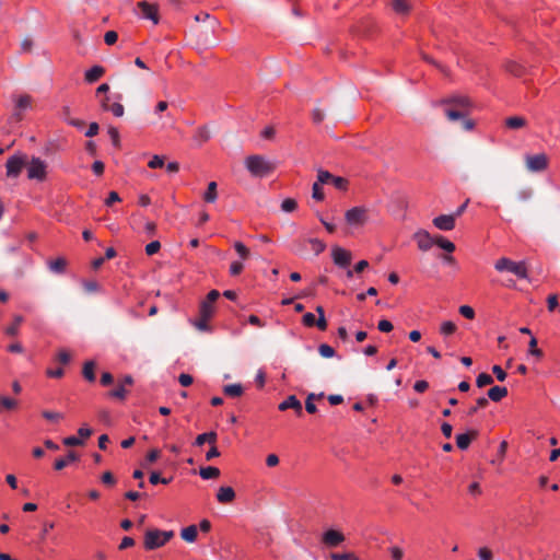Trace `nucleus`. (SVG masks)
I'll return each instance as SVG.
<instances>
[{
    "label": "nucleus",
    "mask_w": 560,
    "mask_h": 560,
    "mask_svg": "<svg viewBox=\"0 0 560 560\" xmlns=\"http://www.w3.org/2000/svg\"><path fill=\"white\" fill-rule=\"evenodd\" d=\"M277 168L276 161L259 154L247 156V172L253 177L265 178L271 175Z\"/></svg>",
    "instance_id": "obj_1"
},
{
    "label": "nucleus",
    "mask_w": 560,
    "mask_h": 560,
    "mask_svg": "<svg viewBox=\"0 0 560 560\" xmlns=\"http://www.w3.org/2000/svg\"><path fill=\"white\" fill-rule=\"evenodd\" d=\"M174 537L173 530H161L158 528L148 529L143 537L145 550H155L165 546Z\"/></svg>",
    "instance_id": "obj_2"
},
{
    "label": "nucleus",
    "mask_w": 560,
    "mask_h": 560,
    "mask_svg": "<svg viewBox=\"0 0 560 560\" xmlns=\"http://www.w3.org/2000/svg\"><path fill=\"white\" fill-rule=\"evenodd\" d=\"M498 272H510L518 279H527L528 270L525 261H514L508 257H501L494 262Z\"/></svg>",
    "instance_id": "obj_3"
},
{
    "label": "nucleus",
    "mask_w": 560,
    "mask_h": 560,
    "mask_svg": "<svg viewBox=\"0 0 560 560\" xmlns=\"http://www.w3.org/2000/svg\"><path fill=\"white\" fill-rule=\"evenodd\" d=\"M345 219L350 226H363L369 220L368 209L364 207H353L345 213Z\"/></svg>",
    "instance_id": "obj_4"
},
{
    "label": "nucleus",
    "mask_w": 560,
    "mask_h": 560,
    "mask_svg": "<svg viewBox=\"0 0 560 560\" xmlns=\"http://www.w3.org/2000/svg\"><path fill=\"white\" fill-rule=\"evenodd\" d=\"M47 164L39 158H32L27 164V177L30 179H36L43 182L46 178Z\"/></svg>",
    "instance_id": "obj_5"
},
{
    "label": "nucleus",
    "mask_w": 560,
    "mask_h": 560,
    "mask_svg": "<svg viewBox=\"0 0 560 560\" xmlns=\"http://www.w3.org/2000/svg\"><path fill=\"white\" fill-rule=\"evenodd\" d=\"M548 156L546 153L527 154L525 156L526 168L532 173L542 172L548 167Z\"/></svg>",
    "instance_id": "obj_6"
},
{
    "label": "nucleus",
    "mask_w": 560,
    "mask_h": 560,
    "mask_svg": "<svg viewBox=\"0 0 560 560\" xmlns=\"http://www.w3.org/2000/svg\"><path fill=\"white\" fill-rule=\"evenodd\" d=\"M26 165V156L23 154H14L7 160V176L16 178L20 176L23 167Z\"/></svg>",
    "instance_id": "obj_7"
},
{
    "label": "nucleus",
    "mask_w": 560,
    "mask_h": 560,
    "mask_svg": "<svg viewBox=\"0 0 560 560\" xmlns=\"http://www.w3.org/2000/svg\"><path fill=\"white\" fill-rule=\"evenodd\" d=\"M12 100L14 102V110L12 116L16 120L22 119V113L26 109H30L32 106V97L28 94H20V95H13Z\"/></svg>",
    "instance_id": "obj_8"
},
{
    "label": "nucleus",
    "mask_w": 560,
    "mask_h": 560,
    "mask_svg": "<svg viewBox=\"0 0 560 560\" xmlns=\"http://www.w3.org/2000/svg\"><path fill=\"white\" fill-rule=\"evenodd\" d=\"M468 113H469V110L463 109V108H460V109L451 108V107L445 108V115L450 120L455 121V120L463 119V127L465 130H471L475 126L472 120L466 119V116L468 115Z\"/></svg>",
    "instance_id": "obj_9"
},
{
    "label": "nucleus",
    "mask_w": 560,
    "mask_h": 560,
    "mask_svg": "<svg viewBox=\"0 0 560 560\" xmlns=\"http://www.w3.org/2000/svg\"><path fill=\"white\" fill-rule=\"evenodd\" d=\"M331 257L334 264L340 268H347L352 260L351 253L339 246H336L331 249Z\"/></svg>",
    "instance_id": "obj_10"
},
{
    "label": "nucleus",
    "mask_w": 560,
    "mask_h": 560,
    "mask_svg": "<svg viewBox=\"0 0 560 560\" xmlns=\"http://www.w3.org/2000/svg\"><path fill=\"white\" fill-rule=\"evenodd\" d=\"M413 240L422 252L429 250L435 244V236H431L425 230H418L413 234Z\"/></svg>",
    "instance_id": "obj_11"
},
{
    "label": "nucleus",
    "mask_w": 560,
    "mask_h": 560,
    "mask_svg": "<svg viewBox=\"0 0 560 560\" xmlns=\"http://www.w3.org/2000/svg\"><path fill=\"white\" fill-rule=\"evenodd\" d=\"M322 541L327 547H337L345 541V535L336 529H328L323 534Z\"/></svg>",
    "instance_id": "obj_12"
},
{
    "label": "nucleus",
    "mask_w": 560,
    "mask_h": 560,
    "mask_svg": "<svg viewBox=\"0 0 560 560\" xmlns=\"http://www.w3.org/2000/svg\"><path fill=\"white\" fill-rule=\"evenodd\" d=\"M138 8L143 18L151 20L154 24L159 23L158 7L155 4L142 1L138 3Z\"/></svg>",
    "instance_id": "obj_13"
},
{
    "label": "nucleus",
    "mask_w": 560,
    "mask_h": 560,
    "mask_svg": "<svg viewBox=\"0 0 560 560\" xmlns=\"http://www.w3.org/2000/svg\"><path fill=\"white\" fill-rule=\"evenodd\" d=\"M455 221L453 214H441L433 219V224L441 231H451L455 228Z\"/></svg>",
    "instance_id": "obj_14"
},
{
    "label": "nucleus",
    "mask_w": 560,
    "mask_h": 560,
    "mask_svg": "<svg viewBox=\"0 0 560 560\" xmlns=\"http://www.w3.org/2000/svg\"><path fill=\"white\" fill-rule=\"evenodd\" d=\"M101 106L104 110L112 112L116 117H121L125 113L124 106L119 102L110 103L108 96L101 100Z\"/></svg>",
    "instance_id": "obj_15"
},
{
    "label": "nucleus",
    "mask_w": 560,
    "mask_h": 560,
    "mask_svg": "<svg viewBox=\"0 0 560 560\" xmlns=\"http://www.w3.org/2000/svg\"><path fill=\"white\" fill-rule=\"evenodd\" d=\"M278 408L281 411L293 409L299 416H301L303 411L302 404L295 395H290L285 400L279 404Z\"/></svg>",
    "instance_id": "obj_16"
},
{
    "label": "nucleus",
    "mask_w": 560,
    "mask_h": 560,
    "mask_svg": "<svg viewBox=\"0 0 560 560\" xmlns=\"http://www.w3.org/2000/svg\"><path fill=\"white\" fill-rule=\"evenodd\" d=\"M235 498V491L232 487H220L217 492V500L221 504L231 503Z\"/></svg>",
    "instance_id": "obj_17"
},
{
    "label": "nucleus",
    "mask_w": 560,
    "mask_h": 560,
    "mask_svg": "<svg viewBox=\"0 0 560 560\" xmlns=\"http://www.w3.org/2000/svg\"><path fill=\"white\" fill-rule=\"evenodd\" d=\"M446 105H450L451 108H463L469 110L470 102L466 96L456 95L445 101Z\"/></svg>",
    "instance_id": "obj_18"
},
{
    "label": "nucleus",
    "mask_w": 560,
    "mask_h": 560,
    "mask_svg": "<svg viewBox=\"0 0 560 560\" xmlns=\"http://www.w3.org/2000/svg\"><path fill=\"white\" fill-rule=\"evenodd\" d=\"M105 69L102 66H93L85 71L84 79L88 83H94L103 77Z\"/></svg>",
    "instance_id": "obj_19"
},
{
    "label": "nucleus",
    "mask_w": 560,
    "mask_h": 560,
    "mask_svg": "<svg viewBox=\"0 0 560 560\" xmlns=\"http://www.w3.org/2000/svg\"><path fill=\"white\" fill-rule=\"evenodd\" d=\"M478 435L477 431H471V434L469 433H462L456 435V444L459 450H466L468 448L471 440Z\"/></svg>",
    "instance_id": "obj_20"
},
{
    "label": "nucleus",
    "mask_w": 560,
    "mask_h": 560,
    "mask_svg": "<svg viewBox=\"0 0 560 560\" xmlns=\"http://www.w3.org/2000/svg\"><path fill=\"white\" fill-rule=\"evenodd\" d=\"M508 395L506 387L503 386H493L488 390V399L492 401H500Z\"/></svg>",
    "instance_id": "obj_21"
},
{
    "label": "nucleus",
    "mask_w": 560,
    "mask_h": 560,
    "mask_svg": "<svg viewBox=\"0 0 560 560\" xmlns=\"http://www.w3.org/2000/svg\"><path fill=\"white\" fill-rule=\"evenodd\" d=\"M75 460H78L77 454L74 452L70 451L66 457H60V458L56 459L55 469L61 470Z\"/></svg>",
    "instance_id": "obj_22"
},
{
    "label": "nucleus",
    "mask_w": 560,
    "mask_h": 560,
    "mask_svg": "<svg viewBox=\"0 0 560 560\" xmlns=\"http://www.w3.org/2000/svg\"><path fill=\"white\" fill-rule=\"evenodd\" d=\"M198 536L196 525H189L180 530V537L187 542H195Z\"/></svg>",
    "instance_id": "obj_23"
},
{
    "label": "nucleus",
    "mask_w": 560,
    "mask_h": 560,
    "mask_svg": "<svg viewBox=\"0 0 560 560\" xmlns=\"http://www.w3.org/2000/svg\"><path fill=\"white\" fill-rule=\"evenodd\" d=\"M505 126L510 129H521L527 126V120L522 116H511L505 119Z\"/></svg>",
    "instance_id": "obj_24"
},
{
    "label": "nucleus",
    "mask_w": 560,
    "mask_h": 560,
    "mask_svg": "<svg viewBox=\"0 0 560 560\" xmlns=\"http://www.w3.org/2000/svg\"><path fill=\"white\" fill-rule=\"evenodd\" d=\"M217 439H218V435L215 432L211 431V432H206V433H202V434H199L196 440H195V445L197 446H201L203 445L205 443H209V444H215L217 443Z\"/></svg>",
    "instance_id": "obj_25"
},
{
    "label": "nucleus",
    "mask_w": 560,
    "mask_h": 560,
    "mask_svg": "<svg viewBox=\"0 0 560 560\" xmlns=\"http://www.w3.org/2000/svg\"><path fill=\"white\" fill-rule=\"evenodd\" d=\"M210 139V132L207 129V127H199L194 137L192 140L197 145H202L205 142H207Z\"/></svg>",
    "instance_id": "obj_26"
},
{
    "label": "nucleus",
    "mask_w": 560,
    "mask_h": 560,
    "mask_svg": "<svg viewBox=\"0 0 560 560\" xmlns=\"http://www.w3.org/2000/svg\"><path fill=\"white\" fill-rule=\"evenodd\" d=\"M199 475L203 480L215 479L220 476V469L213 466L201 467Z\"/></svg>",
    "instance_id": "obj_27"
},
{
    "label": "nucleus",
    "mask_w": 560,
    "mask_h": 560,
    "mask_svg": "<svg viewBox=\"0 0 560 560\" xmlns=\"http://www.w3.org/2000/svg\"><path fill=\"white\" fill-rule=\"evenodd\" d=\"M392 8L398 14H407L410 10L408 0H392Z\"/></svg>",
    "instance_id": "obj_28"
},
{
    "label": "nucleus",
    "mask_w": 560,
    "mask_h": 560,
    "mask_svg": "<svg viewBox=\"0 0 560 560\" xmlns=\"http://www.w3.org/2000/svg\"><path fill=\"white\" fill-rule=\"evenodd\" d=\"M218 198V192H217V183L215 182H210L208 184V188L207 190L205 191L203 194V200L206 202H214Z\"/></svg>",
    "instance_id": "obj_29"
},
{
    "label": "nucleus",
    "mask_w": 560,
    "mask_h": 560,
    "mask_svg": "<svg viewBox=\"0 0 560 560\" xmlns=\"http://www.w3.org/2000/svg\"><path fill=\"white\" fill-rule=\"evenodd\" d=\"M94 370H95V363L93 361H88L84 363L82 374L86 381H89V382L95 381Z\"/></svg>",
    "instance_id": "obj_30"
},
{
    "label": "nucleus",
    "mask_w": 560,
    "mask_h": 560,
    "mask_svg": "<svg viewBox=\"0 0 560 560\" xmlns=\"http://www.w3.org/2000/svg\"><path fill=\"white\" fill-rule=\"evenodd\" d=\"M435 244L447 253H453L455 250L454 243L446 240L442 235L435 236Z\"/></svg>",
    "instance_id": "obj_31"
},
{
    "label": "nucleus",
    "mask_w": 560,
    "mask_h": 560,
    "mask_svg": "<svg viewBox=\"0 0 560 560\" xmlns=\"http://www.w3.org/2000/svg\"><path fill=\"white\" fill-rule=\"evenodd\" d=\"M214 313L213 304L202 301L199 308V316L211 318Z\"/></svg>",
    "instance_id": "obj_32"
},
{
    "label": "nucleus",
    "mask_w": 560,
    "mask_h": 560,
    "mask_svg": "<svg viewBox=\"0 0 560 560\" xmlns=\"http://www.w3.org/2000/svg\"><path fill=\"white\" fill-rule=\"evenodd\" d=\"M66 260L63 258H57L49 262V269L56 273H62L66 269Z\"/></svg>",
    "instance_id": "obj_33"
},
{
    "label": "nucleus",
    "mask_w": 560,
    "mask_h": 560,
    "mask_svg": "<svg viewBox=\"0 0 560 560\" xmlns=\"http://www.w3.org/2000/svg\"><path fill=\"white\" fill-rule=\"evenodd\" d=\"M0 405H1V411L2 410H14L18 408V400L10 398V397H1L0 398Z\"/></svg>",
    "instance_id": "obj_34"
},
{
    "label": "nucleus",
    "mask_w": 560,
    "mask_h": 560,
    "mask_svg": "<svg viewBox=\"0 0 560 560\" xmlns=\"http://www.w3.org/2000/svg\"><path fill=\"white\" fill-rule=\"evenodd\" d=\"M224 393H225V395L231 396V397L240 396L243 393V386L241 384L226 385L224 387Z\"/></svg>",
    "instance_id": "obj_35"
},
{
    "label": "nucleus",
    "mask_w": 560,
    "mask_h": 560,
    "mask_svg": "<svg viewBox=\"0 0 560 560\" xmlns=\"http://www.w3.org/2000/svg\"><path fill=\"white\" fill-rule=\"evenodd\" d=\"M489 404V400L488 398L486 397H479L477 400H476V405L471 406L468 411H467V415L468 416H474L479 409L481 408H485L487 407V405Z\"/></svg>",
    "instance_id": "obj_36"
},
{
    "label": "nucleus",
    "mask_w": 560,
    "mask_h": 560,
    "mask_svg": "<svg viewBox=\"0 0 560 560\" xmlns=\"http://www.w3.org/2000/svg\"><path fill=\"white\" fill-rule=\"evenodd\" d=\"M22 322H23L22 316H20V315L15 316L13 324L7 327L5 334L9 336H16L19 332V327Z\"/></svg>",
    "instance_id": "obj_37"
},
{
    "label": "nucleus",
    "mask_w": 560,
    "mask_h": 560,
    "mask_svg": "<svg viewBox=\"0 0 560 560\" xmlns=\"http://www.w3.org/2000/svg\"><path fill=\"white\" fill-rule=\"evenodd\" d=\"M455 331H456V325L451 320L443 322L440 326V332L444 336H450V335L454 334Z\"/></svg>",
    "instance_id": "obj_38"
},
{
    "label": "nucleus",
    "mask_w": 560,
    "mask_h": 560,
    "mask_svg": "<svg viewBox=\"0 0 560 560\" xmlns=\"http://www.w3.org/2000/svg\"><path fill=\"white\" fill-rule=\"evenodd\" d=\"M492 383H493L492 376L487 373H480L476 378V384L478 387H485Z\"/></svg>",
    "instance_id": "obj_39"
},
{
    "label": "nucleus",
    "mask_w": 560,
    "mask_h": 560,
    "mask_svg": "<svg viewBox=\"0 0 560 560\" xmlns=\"http://www.w3.org/2000/svg\"><path fill=\"white\" fill-rule=\"evenodd\" d=\"M298 208V202L292 198H287L281 202V210L284 212H293Z\"/></svg>",
    "instance_id": "obj_40"
},
{
    "label": "nucleus",
    "mask_w": 560,
    "mask_h": 560,
    "mask_svg": "<svg viewBox=\"0 0 560 560\" xmlns=\"http://www.w3.org/2000/svg\"><path fill=\"white\" fill-rule=\"evenodd\" d=\"M528 353L539 359L542 357V351L537 348V339L535 337H532L529 340Z\"/></svg>",
    "instance_id": "obj_41"
},
{
    "label": "nucleus",
    "mask_w": 560,
    "mask_h": 560,
    "mask_svg": "<svg viewBox=\"0 0 560 560\" xmlns=\"http://www.w3.org/2000/svg\"><path fill=\"white\" fill-rule=\"evenodd\" d=\"M506 70L515 77H521L523 73V67L514 61H509L506 63Z\"/></svg>",
    "instance_id": "obj_42"
},
{
    "label": "nucleus",
    "mask_w": 560,
    "mask_h": 560,
    "mask_svg": "<svg viewBox=\"0 0 560 560\" xmlns=\"http://www.w3.org/2000/svg\"><path fill=\"white\" fill-rule=\"evenodd\" d=\"M318 352L323 358H332L335 355L334 348L326 343H322L318 347Z\"/></svg>",
    "instance_id": "obj_43"
},
{
    "label": "nucleus",
    "mask_w": 560,
    "mask_h": 560,
    "mask_svg": "<svg viewBox=\"0 0 560 560\" xmlns=\"http://www.w3.org/2000/svg\"><path fill=\"white\" fill-rule=\"evenodd\" d=\"M334 178V175H331L329 172L327 171H318V174H317V183L319 184H329L331 183V179Z\"/></svg>",
    "instance_id": "obj_44"
},
{
    "label": "nucleus",
    "mask_w": 560,
    "mask_h": 560,
    "mask_svg": "<svg viewBox=\"0 0 560 560\" xmlns=\"http://www.w3.org/2000/svg\"><path fill=\"white\" fill-rule=\"evenodd\" d=\"M320 185L322 184L315 182L312 187V197L317 201H322L324 199V192L320 188Z\"/></svg>",
    "instance_id": "obj_45"
},
{
    "label": "nucleus",
    "mask_w": 560,
    "mask_h": 560,
    "mask_svg": "<svg viewBox=\"0 0 560 560\" xmlns=\"http://www.w3.org/2000/svg\"><path fill=\"white\" fill-rule=\"evenodd\" d=\"M161 248V243L159 241H153L145 246V254L148 256H152L156 254Z\"/></svg>",
    "instance_id": "obj_46"
},
{
    "label": "nucleus",
    "mask_w": 560,
    "mask_h": 560,
    "mask_svg": "<svg viewBox=\"0 0 560 560\" xmlns=\"http://www.w3.org/2000/svg\"><path fill=\"white\" fill-rule=\"evenodd\" d=\"M148 166L150 168H161L164 166V158L160 155H153L149 161Z\"/></svg>",
    "instance_id": "obj_47"
},
{
    "label": "nucleus",
    "mask_w": 560,
    "mask_h": 560,
    "mask_svg": "<svg viewBox=\"0 0 560 560\" xmlns=\"http://www.w3.org/2000/svg\"><path fill=\"white\" fill-rule=\"evenodd\" d=\"M331 560H359L357 556H354L351 552L347 553H331L330 555Z\"/></svg>",
    "instance_id": "obj_48"
},
{
    "label": "nucleus",
    "mask_w": 560,
    "mask_h": 560,
    "mask_svg": "<svg viewBox=\"0 0 560 560\" xmlns=\"http://www.w3.org/2000/svg\"><path fill=\"white\" fill-rule=\"evenodd\" d=\"M276 130L272 126H267L260 131V137L264 140H272L275 138Z\"/></svg>",
    "instance_id": "obj_49"
},
{
    "label": "nucleus",
    "mask_w": 560,
    "mask_h": 560,
    "mask_svg": "<svg viewBox=\"0 0 560 560\" xmlns=\"http://www.w3.org/2000/svg\"><path fill=\"white\" fill-rule=\"evenodd\" d=\"M458 311L462 316L468 319H472L475 317V311L469 305H462Z\"/></svg>",
    "instance_id": "obj_50"
},
{
    "label": "nucleus",
    "mask_w": 560,
    "mask_h": 560,
    "mask_svg": "<svg viewBox=\"0 0 560 560\" xmlns=\"http://www.w3.org/2000/svg\"><path fill=\"white\" fill-rule=\"evenodd\" d=\"M118 39V34L115 31H108L104 35V42L106 45H114Z\"/></svg>",
    "instance_id": "obj_51"
},
{
    "label": "nucleus",
    "mask_w": 560,
    "mask_h": 560,
    "mask_svg": "<svg viewBox=\"0 0 560 560\" xmlns=\"http://www.w3.org/2000/svg\"><path fill=\"white\" fill-rule=\"evenodd\" d=\"M331 184L339 190H345L347 188V179H345L343 177H339V176H334V178L331 179Z\"/></svg>",
    "instance_id": "obj_52"
},
{
    "label": "nucleus",
    "mask_w": 560,
    "mask_h": 560,
    "mask_svg": "<svg viewBox=\"0 0 560 560\" xmlns=\"http://www.w3.org/2000/svg\"><path fill=\"white\" fill-rule=\"evenodd\" d=\"M126 394L127 390L125 389V387L122 385H119L109 393V396L118 399H124L126 397Z\"/></svg>",
    "instance_id": "obj_53"
},
{
    "label": "nucleus",
    "mask_w": 560,
    "mask_h": 560,
    "mask_svg": "<svg viewBox=\"0 0 560 560\" xmlns=\"http://www.w3.org/2000/svg\"><path fill=\"white\" fill-rule=\"evenodd\" d=\"M43 417L49 421H59L61 420L63 417L60 412H55V411H43Z\"/></svg>",
    "instance_id": "obj_54"
},
{
    "label": "nucleus",
    "mask_w": 560,
    "mask_h": 560,
    "mask_svg": "<svg viewBox=\"0 0 560 560\" xmlns=\"http://www.w3.org/2000/svg\"><path fill=\"white\" fill-rule=\"evenodd\" d=\"M108 135H109V138L113 142V145L115 147H119V131L117 128L115 127H109L108 128Z\"/></svg>",
    "instance_id": "obj_55"
},
{
    "label": "nucleus",
    "mask_w": 560,
    "mask_h": 560,
    "mask_svg": "<svg viewBox=\"0 0 560 560\" xmlns=\"http://www.w3.org/2000/svg\"><path fill=\"white\" fill-rule=\"evenodd\" d=\"M377 328L382 332H389L393 330V324L387 319H382L378 322Z\"/></svg>",
    "instance_id": "obj_56"
},
{
    "label": "nucleus",
    "mask_w": 560,
    "mask_h": 560,
    "mask_svg": "<svg viewBox=\"0 0 560 560\" xmlns=\"http://www.w3.org/2000/svg\"><path fill=\"white\" fill-rule=\"evenodd\" d=\"M314 398H315V395L310 394L305 401V409L310 413H314L316 411V405L313 402Z\"/></svg>",
    "instance_id": "obj_57"
},
{
    "label": "nucleus",
    "mask_w": 560,
    "mask_h": 560,
    "mask_svg": "<svg viewBox=\"0 0 560 560\" xmlns=\"http://www.w3.org/2000/svg\"><path fill=\"white\" fill-rule=\"evenodd\" d=\"M479 560H492V552L487 547H481L478 550Z\"/></svg>",
    "instance_id": "obj_58"
},
{
    "label": "nucleus",
    "mask_w": 560,
    "mask_h": 560,
    "mask_svg": "<svg viewBox=\"0 0 560 560\" xmlns=\"http://www.w3.org/2000/svg\"><path fill=\"white\" fill-rule=\"evenodd\" d=\"M57 360L62 364H68L71 360V355L67 350H60L57 354Z\"/></svg>",
    "instance_id": "obj_59"
},
{
    "label": "nucleus",
    "mask_w": 560,
    "mask_h": 560,
    "mask_svg": "<svg viewBox=\"0 0 560 560\" xmlns=\"http://www.w3.org/2000/svg\"><path fill=\"white\" fill-rule=\"evenodd\" d=\"M390 556L394 560H401L404 557V551L401 548L397 546H393L389 548Z\"/></svg>",
    "instance_id": "obj_60"
},
{
    "label": "nucleus",
    "mask_w": 560,
    "mask_h": 560,
    "mask_svg": "<svg viewBox=\"0 0 560 560\" xmlns=\"http://www.w3.org/2000/svg\"><path fill=\"white\" fill-rule=\"evenodd\" d=\"M492 372H493V374L495 375V377H497L500 382L505 381V378H506V373L503 371V369H502L500 365H493V366H492Z\"/></svg>",
    "instance_id": "obj_61"
},
{
    "label": "nucleus",
    "mask_w": 560,
    "mask_h": 560,
    "mask_svg": "<svg viewBox=\"0 0 560 560\" xmlns=\"http://www.w3.org/2000/svg\"><path fill=\"white\" fill-rule=\"evenodd\" d=\"M82 443H83V441L77 436H67L63 439V444L67 446H77V445H81Z\"/></svg>",
    "instance_id": "obj_62"
},
{
    "label": "nucleus",
    "mask_w": 560,
    "mask_h": 560,
    "mask_svg": "<svg viewBox=\"0 0 560 560\" xmlns=\"http://www.w3.org/2000/svg\"><path fill=\"white\" fill-rule=\"evenodd\" d=\"M83 287L89 293L97 292L100 290V285L96 281H85Z\"/></svg>",
    "instance_id": "obj_63"
},
{
    "label": "nucleus",
    "mask_w": 560,
    "mask_h": 560,
    "mask_svg": "<svg viewBox=\"0 0 560 560\" xmlns=\"http://www.w3.org/2000/svg\"><path fill=\"white\" fill-rule=\"evenodd\" d=\"M192 376L189 374L182 373L178 377V382L182 386L187 387L192 384Z\"/></svg>",
    "instance_id": "obj_64"
}]
</instances>
